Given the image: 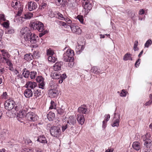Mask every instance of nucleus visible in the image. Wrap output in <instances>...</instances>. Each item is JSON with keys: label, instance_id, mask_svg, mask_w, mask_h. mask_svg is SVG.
Returning <instances> with one entry per match:
<instances>
[{"label": "nucleus", "instance_id": "nucleus-1", "mask_svg": "<svg viewBox=\"0 0 152 152\" xmlns=\"http://www.w3.org/2000/svg\"><path fill=\"white\" fill-rule=\"evenodd\" d=\"M4 105L5 108L7 110H10L12 109L13 111H17L18 110L17 104L13 100L11 99L6 100Z\"/></svg>", "mask_w": 152, "mask_h": 152}, {"label": "nucleus", "instance_id": "nucleus-2", "mask_svg": "<svg viewBox=\"0 0 152 152\" xmlns=\"http://www.w3.org/2000/svg\"><path fill=\"white\" fill-rule=\"evenodd\" d=\"M31 29L33 30H37L39 32L42 31L44 30L43 24L41 22L36 21L31 22L30 25Z\"/></svg>", "mask_w": 152, "mask_h": 152}, {"label": "nucleus", "instance_id": "nucleus-3", "mask_svg": "<svg viewBox=\"0 0 152 152\" xmlns=\"http://www.w3.org/2000/svg\"><path fill=\"white\" fill-rule=\"evenodd\" d=\"M50 132L52 136L57 138L59 137L61 134L60 128L57 126L52 127L50 130Z\"/></svg>", "mask_w": 152, "mask_h": 152}, {"label": "nucleus", "instance_id": "nucleus-4", "mask_svg": "<svg viewBox=\"0 0 152 152\" xmlns=\"http://www.w3.org/2000/svg\"><path fill=\"white\" fill-rule=\"evenodd\" d=\"M38 118V116L32 112L28 113L26 115V119L29 121H35L37 120Z\"/></svg>", "mask_w": 152, "mask_h": 152}, {"label": "nucleus", "instance_id": "nucleus-5", "mask_svg": "<svg viewBox=\"0 0 152 152\" xmlns=\"http://www.w3.org/2000/svg\"><path fill=\"white\" fill-rule=\"evenodd\" d=\"M21 31H22V34H25L24 38L25 40L26 41H29L30 37H31L32 34L31 33L28 28L26 27H24V29H22Z\"/></svg>", "mask_w": 152, "mask_h": 152}, {"label": "nucleus", "instance_id": "nucleus-6", "mask_svg": "<svg viewBox=\"0 0 152 152\" xmlns=\"http://www.w3.org/2000/svg\"><path fill=\"white\" fill-rule=\"evenodd\" d=\"M26 110L23 109L20 110L19 113L18 114L17 117V119L20 122H23V120L24 118L26 119Z\"/></svg>", "mask_w": 152, "mask_h": 152}, {"label": "nucleus", "instance_id": "nucleus-7", "mask_svg": "<svg viewBox=\"0 0 152 152\" xmlns=\"http://www.w3.org/2000/svg\"><path fill=\"white\" fill-rule=\"evenodd\" d=\"M114 115V121L111 124V126L113 127L115 126L118 127L119 126V120L121 117L120 115L118 113H115Z\"/></svg>", "mask_w": 152, "mask_h": 152}, {"label": "nucleus", "instance_id": "nucleus-8", "mask_svg": "<svg viewBox=\"0 0 152 152\" xmlns=\"http://www.w3.org/2000/svg\"><path fill=\"white\" fill-rule=\"evenodd\" d=\"M92 7V4L91 2L87 0L85 2V4L84 6V10L83 11L85 12V15H87L89 12L90 11Z\"/></svg>", "mask_w": 152, "mask_h": 152}, {"label": "nucleus", "instance_id": "nucleus-9", "mask_svg": "<svg viewBox=\"0 0 152 152\" xmlns=\"http://www.w3.org/2000/svg\"><path fill=\"white\" fill-rule=\"evenodd\" d=\"M70 27L73 33L78 34H80L81 33V29L76 25L72 24L70 26Z\"/></svg>", "mask_w": 152, "mask_h": 152}, {"label": "nucleus", "instance_id": "nucleus-10", "mask_svg": "<svg viewBox=\"0 0 152 152\" xmlns=\"http://www.w3.org/2000/svg\"><path fill=\"white\" fill-rule=\"evenodd\" d=\"M28 9L30 11L35 10L37 7V4L32 1H30L28 2Z\"/></svg>", "mask_w": 152, "mask_h": 152}, {"label": "nucleus", "instance_id": "nucleus-11", "mask_svg": "<svg viewBox=\"0 0 152 152\" xmlns=\"http://www.w3.org/2000/svg\"><path fill=\"white\" fill-rule=\"evenodd\" d=\"M76 122V119L74 116H71L69 117L67 121V124L70 126L75 125Z\"/></svg>", "mask_w": 152, "mask_h": 152}, {"label": "nucleus", "instance_id": "nucleus-12", "mask_svg": "<svg viewBox=\"0 0 152 152\" xmlns=\"http://www.w3.org/2000/svg\"><path fill=\"white\" fill-rule=\"evenodd\" d=\"M48 94L50 97H54L58 95V91L56 89H50L49 90Z\"/></svg>", "mask_w": 152, "mask_h": 152}, {"label": "nucleus", "instance_id": "nucleus-13", "mask_svg": "<svg viewBox=\"0 0 152 152\" xmlns=\"http://www.w3.org/2000/svg\"><path fill=\"white\" fill-rule=\"evenodd\" d=\"M78 111L80 114H86L88 113V108L85 106H82L78 109Z\"/></svg>", "mask_w": 152, "mask_h": 152}, {"label": "nucleus", "instance_id": "nucleus-14", "mask_svg": "<svg viewBox=\"0 0 152 152\" xmlns=\"http://www.w3.org/2000/svg\"><path fill=\"white\" fill-rule=\"evenodd\" d=\"M0 51L2 56L3 61L8 59L10 58V55L6 50H1Z\"/></svg>", "mask_w": 152, "mask_h": 152}, {"label": "nucleus", "instance_id": "nucleus-15", "mask_svg": "<svg viewBox=\"0 0 152 152\" xmlns=\"http://www.w3.org/2000/svg\"><path fill=\"white\" fill-rule=\"evenodd\" d=\"M63 64L62 61L56 63L53 66V69L55 71H58L61 69V67Z\"/></svg>", "mask_w": 152, "mask_h": 152}, {"label": "nucleus", "instance_id": "nucleus-16", "mask_svg": "<svg viewBox=\"0 0 152 152\" xmlns=\"http://www.w3.org/2000/svg\"><path fill=\"white\" fill-rule=\"evenodd\" d=\"M37 86L36 83L34 82L28 81L26 84V87L27 88H31L34 89Z\"/></svg>", "mask_w": 152, "mask_h": 152}, {"label": "nucleus", "instance_id": "nucleus-17", "mask_svg": "<svg viewBox=\"0 0 152 152\" xmlns=\"http://www.w3.org/2000/svg\"><path fill=\"white\" fill-rule=\"evenodd\" d=\"M77 120L80 124L81 125H83L85 121V118L84 115L80 114H78L77 115Z\"/></svg>", "mask_w": 152, "mask_h": 152}, {"label": "nucleus", "instance_id": "nucleus-18", "mask_svg": "<svg viewBox=\"0 0 152 152\" xmlns=\"http://www.w3.org/2000/svg\"><path fill=\"white\" fill-rule=\"evenodd\" d=\"M33 92L31 89H26L24 92V94L26 98H29L31 97L33 95Z\"/></svg>", "mask_w": 152, "mask_h": 152}, {"label": "nucleus", "instance_id": "nucleus-19", "mask_svg": "<svg viewBox=\"0 0 152 152\" xmlns=\"http://www.w3.org/2000/svg\"><path fill=\"white\" fill-rule=\"evenodd\" d=\"M67 53H64L63 58L64 61L66 62H73L74 60L73 57L69 56L67 55Z\"/></svg>", "mask_w": 152, "mask_h": 152}, {"label": "nucleus", "instance_id": "nucleus-20", "mask_svg": "<svg viewBox=\"0 0 152 152\" xmlns=\"http://www.w3.org/2000/svg\"><path fill=\"white\" fill-rule=\"evenodd\" d=\"M29 40L30 42L32 44H35L37 42L38 37L34 34H32Z\"/></svg>", "mask_w": 152, "mask_h": 152}, {"label": "nucleus", "instance_id": "nucleus-21", "mask_svg": "<svg viewBox=\"0 0 152 152\" xmlns=\"http://www.w3.org/2000/svg\"><path fill=\"white\" fill-rule=\"evenodd\" d=\"M51 76L53 79H58L61 78V74L58 72H54L51 74Z\"/></svg>", "mask_w": 152, "mask_h": 152}, {"label": "nucleus", "instance_id": "nucleus-22", "mask_svg": "<svg viewBox=\"0 0 152 152\" xmlns=\"http://www.w3.org/2000/svg\"><path fill=\"white\" fill-rule=\"evenodd\" d=\"M132 146L134 149L138 151L140 148V143L138 142H134L132 144Z\"/></svg>", "mask_w": 152, "mask_h": 152}, {"label": "nucleus", "instance_id": "nucleus-23", "mask_svg": "<svg viewBox=\"0 0 152 152\" xmlns=\"http://www.w3.org/2000/svg\"><path fill=\"white\" fill-rule=\"evenodd\" d=\"M37 141L42 143H46L47 141L46 138L43 135L39 136L37 139Z\"/></svg>", "mask_w": 152, "mask_h": 152}, {"label": "nucleus", "instance_id": "nucleus-24", "mask_svg": "<svg viewBox=\"0 0 152 152\" xmlns=\"http://www.w3.org/2000/svg\"><path fill=\"white\" fill-rule=\"evenodd\" d=\"M21 3L19 1H16L15 2H13L12 3L11 5L12 7H13L15 9L17 10H19L21 7Z\"/></svg>", "mask_w": 152, "mask_h": 152}, {"label": "nucleus", "instance_id": "nucleus-25", "mask_svg": "<svg viewBox=\"0 0 152 152\" xmlns=\"http://www.w3.org/2000/svg\"><path fill=\"white\" fill-rule=\"evenodd\" d=\"M144 145L145 147L147 148H150L152 145V141L150 139H147L145 141Z\"/></svg>", "mask_w": 152, "mask_h": 152}, {"label": "nucleus", "instance_id": "nucleus-26", "mask_svg": "<svg viewBox=\"0 0 152 152\" xmlns=\"http://www.w3.org/2000/svg\"><path fill=\"white\" fill-rule=\"evenodd\" d=\"M55 114L52 112H49L47 115V117L49 121H52L55 118Z\"/></svg>", "mask_w": 152, "mask_h": 152}, {"label": "nucleus", "instance_id": "nucleus-27", "mask_svg": "<svg viewBox=\"0 0 152 152\" xmlns=\"http://www.w3.org/2000/svg\"><path fill=\"white\" fill-rule=\"evenodd\" d=\"M78 45L76 46V51L78 53H80L84 48V47L83 45H81L79 44V43H78Z\"/></svg>", "mask_w": 152, "mask_h": 152}, {"label": "nucleus", "instance_id": "nucleus-28", "mask_svg": "<svg viewBox=\"0 0 152 152\" xmlns=\"http://www.w3.org/2000/svg\"><path fill=\"white\" fill-rule=\"evenodd\" d=\"M24 58L27 61H30L33 58V56L31 53L26 54L24 56Z\"/></svg>", "mask_w": 152, "mask_h": 152}, {"label": "nucleus", "instance_id": "nucleus-29", "mask_svg": "<svg viewBox=\"0 0 152 152\" xmlns=\"http://www.w3.org/2000/svg\"><path fill=\"white\" fill-rule=\"evenodd\" d=\"M92 72L96 74H99L100 73V69L96 66H93L91 69Z\"/></svg>", "mask_w": 152, "mask_h": 152}, {"label": "nucleus", "instance_id": "nucleus-30", "mask_svg": "<svg viewBox=\"0 0 152 152\" xmlns=\"http://www.w3.org/2000/svg\"><path fill=\"white\" fill-rule=\"evenodd\" d=\"M132 55L131 54L127 53L125 54L123 58V60L124 61H127L128 60H132L131 57Z\"/></svg>", "mask_w": 152, "mask_h": 152}, {"label": "nucleus", "instance_id": "nucleus-31", "mask_svg": "<svg viewBox=\"0 0 152 152\" xmlns=\"http://www.w3.org/2000/svg\"><path fill=\"white\" fill-rule=\"evenodd\" d=\"M54 54V52L53 50L51 48H49L47 49L46 50V54L48 56H53Z\"/></svg>", "mask_w": 152, "mask_h": 152}, {"label": "nucleus", "instance_id": "nucleus-32", "mask_svg": "<svg viewBox=\"0 0 152 152\" xmlns=\"http://www.w3.org/2000/svg\"><path fill=\"white\" fill-rule=\"evenodd\" d=\"M34 96L37 98L41 95V92L40 90L38 89L34 91Z\"/></svg>", "mask_w": 152, "mask_h": 152}, {"label": "nucleus", "instance_id": "nucleus-33", "mask_svg": "<svg viewBox=\"0 0 152 152\" xmlns=\"http://www.w3.org/2000/svg\"><path fill=\"white\" fill-rule=\"evenodd\" d=\"M64 53H67V55L69 56H71V57H73L74 56V52L73 50L70 49H68Z\"/></svg>", "mask_w": 152, "mask_h": 152}, {"label": "nucleus", "instance_id": "nucleus-34", "mask_svg": "<svg viewBox=\"0 0 152 152\" xmlns=\"http://www.w3.org/2000/svg\"><path fill=\"white\" fill-rule=\"evenodd\" d=\"M30 73L29 71L26 70V69H25L22 75L23 77L26 78H28L30 75Z\"/></svg>", "mask_w": 152, "mask_h": 152}, {"label": "nucleus", "instance_id": "nucleus-35", "mask_svg": "<svg viewBox=\"0 0 152 152\" xmlns=\"http://www.w3.org/2000/svg\"><path fill=\"white\" fill-rule=\"evenodd\" d=\"M49 86L50 87V89L53 88L56 89V88L57 85L55 82L53 81H51L49 84Z\"/></svg>", "mask_w": 152, "mask_h": 152}, {"label": "nucleus", "instance_id": "nucleus-36", "mask_svg": "<svg viewBox=\"0 0 152 152\" xmlns=\"http://www.w3.org/2000/svg\"><path fill=\"white\" fill-rule=\"evenodd\" d=\"M32 56H33V58H38L40 56V53L37 51H34L33 52Z\"/></svg>", "mask_w": 152, "mask_h": 152}, {"label": "nucleus", "instance_id": "nucleus-37", "mask_svg": "<svg viewBox=\"0 0 152 152\" xmlns=\"http://www.w3.org/2000/svg\"><path fill=\"white\" fill-rule=\"evenodd\" d=\"M33 16V14L32 13L30 12H28L25 14L24 18L26 19H28L32 17Z\"/></svg>", "mask_w": 152, "mask_h": 152}, {"label": "nucleus", "instance_id": "nucleus-38", "mask_svg": "<svg viewBox=\"0 0 152 152\" xmlns=\"http://www.w3.org/2000/svg\"><path fill=\"white\" fill-rule=\"evenodd\" d=\"M76 0H69L68 2V4L70 7H73L75 6L76 4Z\"/></svg>", "mask_w": 152, "mask_h": 152}, {"label": "nucleus", "instance_id": "nucleus-39", "mask_svg": "<svg viewBox=\"0 0 152 152\" xmlns=\"http://www.w3.org/2000/svg\"><path fill=\"white\" fill-rule=\"evenodd\" d=\"M48 59L49 61L53 63H54L56 60L57 58L53 56H49L48 58Z\"/></svg>", "mask_w": 152, "mask_h": 152}, {"label": "nucleus", "instance_id": "nucleus-40", "mask_svg": "<svg viewBox=\"0 0 152 152\" xmlns=\"http://www.w3.org/2000/svg\"><path fill=\"white\" fill-rule=\"evenodd\" d=\"M37 75V72L34 71H31L30 74V77L31 79H34Z\"/></svg>", "mask_w": 152, "mask_h": 152}, {"label": "nucleus", "instance_id": "nucleus-41", "mask_svg": "<svg viewBox=\"0 0 152 152\" xmlns=\"http://www.w3.org/2000/svg\"><path fill=\"white\" fill-rule=\"evenodd\" d=\"M57 18L59 20H64L65 17H64L63 15L60 12H58L57 13Z\"/></svg>", "mask_w": 152, "mask_h": 152}, {"label": "nucleus", "instance_id": "nucleus-42", "mask_svg": "<svg viewBox=\"0 0 152 152\" xmlns=\"http://www.w3.org/2000/svg\"><path fill=\"white\" fill-rule=\"evenodd\" d=\"M50 109H55L56 107V105L54 101L52 100L50 102Z\"/></svg>", "mask_w": 152, "mask_h": 152}, {"label": "nucleus", "instance_id": "nucleus-43", "mask_svg": "<svg viewBox=\"0 0 152 152\" xmlns=\"http://www.w3.org/2000/svg\"><path fill=\"white\" fill-rule=\"evenodd\" d=\"M68 126L69 128H70L71 129L73 128V127L72 126H70L68 124H64V125H63L62 127V131L63 132H64V131L67 128Z\"/></svg>", "mask_w": 152, "mask_h": 152}, {"label": "nucleus", "instance_id": "nucleus-44", "mask_svg": "<svg viewBox=\"0 0 152 152\" xmlns=\"http://www.w3.org/2000/svg\"><path fill=\"white\" fill-rule=\"evenodd\" d=\"M37 81L39 83H41L44 82V79L41 76L37 77L36 78Z\"/></svg>", "mask_w": 152, "mask_h": 152}, {"label": "nucleus", "instance_id": "nucleus-45", "mask_svg": "<svg viewBox=\"0 0 152 152\" xmlns=\"http://www.w3.org/2000/svg\"><path fill=\"white\" fill-rule=\"evenodd\" d=\"M152 43V41L151 39H149L147 40L145 44V47L146 48H148L149 46L151 45Z\"/></svg>", "mask_w": 152, "mask_h": 152}, {"label": "nucleus", "instance_id": "nucleus-46", "mask_svg": "<svg viewBox=\"0 0 152 152\" xmlns=\"http://www.w3.org/2000/svg\"><path fill=\"white\" fill-rule=\"evenodd\" d=\"M57 23L60 26H61L65 27H67V24L65 22L59 20H58L57 21Z\"/></svg>", "mask_w": 152, "mask_h": 152}, {"label": "nucleus", "instance_id": "nucleus-47", "mask_svg": "<svg viewBox=\"0 0 152 152\" xmlns=\"http://www.w3.org/2000/svg\"><path fill=\"white\" fill-rule=\"evenodd\" d=\"M4 27L7 28L9 26V22L8 20H7L1 24Z\"/></svg>", "mask_w": 152, "mask_h": 152}, {"label": "nucleus", "instance_id": "nucleus-48", "mask_svg": "<svg viewBox=\"0 0 152 152\" xmlns=\"http://www.w3.org/2000/svg\"><path fill=\"white\" fill-rule=\"evenodd\" d=\"M77 19L79 20L81 23H83V17L82 15H78L77 17Z\"/></svg>", "mask_w": 152, "mask_h": 152}, {"label": "nucleus", "instance_id": "nucleus-49", "mask_svg": "<svg viewBox=\"0 0 152 152\" xmlns=\"http://www.w3.org/2000/svg\"><path fill=\"white\" fill-rule=\"evenodd\" d=\"M6 20V19L5 17V15L4 14H0V23L1 24L2 21Z\"/></svg>", "mask_w": 152, "mask_h": 152}, {"label": "nucleus", "instance_id": "nucleus-50", "mask_svg": "<svg viewBox=\"0 0 152 152\" xmlns=\"http://www.w3.org/2000/svg\"><path fill=\"white\" fill-rule=\"evenodd\" d=\"M138 45V42L137 40L135 41L134 42V45L133 48L135 51L138 50V48L137 47Z\"/></svg>", "mask_w": 152, "mask_h": 152}, {"label": "nucleus", "instance_id": "nucleus-51", "mask_svg": "<svg viewBox=\"0 0 152 152\" xmlns=\"http://www.w3.org/2000/svg\"><path fill=\"white\" fill-rule=\"evenodd\" d=\"M149 134L146 133V134L143 135L142 137V139L143 141H145L146 140L149 139H148V137H149Z\"/></svg>", "mask_w": 152, "mask_h": 152}, {"label": "nucleus", "instance_id": "nucleus-52", "mask_svg": "<svg viewBox=\"0 0 152 152\" xmlns=\"http://www.w3.org/2000/svg\"><path fill=\"white\" fill-rule=\"evenodd\" d=\"M127 92L124 89H123L120 94V96L121 97H125L126 95Z\"/></svg>", "mask_w": 152, "mask_h": 152}, {"label": "nucleus", "instance_id": "nucleus-53", "mask_svg": "<svg viewBox=\"0 0 152 152\" xmlns=\"http://www.w3.org/2000/svg\"><path fill=\"white\" fill-rule=\"evenodd\" d=\"M38 87L39 88L44 89L45 88V84L44 82L39 83L38 84Z\"/></svg>", "mask_w": 152, "mask_h": 152}, {"label": "nucleus", "instance_id": "nucleus-54", "mask_svg": "<svg viewBox=\"0 0 152 152\" xmlns=\"http://www.w3.org/2000/svg\"><path fill=\"white\" fill-rule=\"evenodd\" d=\"M4 61L6 62L7 64L9 66H13L12 64V63L11 61L8 59H6L3 61Z\"/></svg>", "mask_w": 152, "mask_h": 152}, {"label": "nucleus", "instance_id": "nucleus-55", "mask_svg": "<svg viewBox=\"0 0 152 152\" xmlns=\"http://www.w3.org/2000/svg\"><path fill=\"white\" fill-rule=\"evenodd\" d=\"M47 5L46 4L42 3V4L39 7L38 10H40L44 9L46 6Z\"/></svg>", "mask_w": 152, "mask_h": 152}, {"label": "nucleus", "instance_id": "nucleus-56", "mask_svg": "<svg viewBox=\"0 0 152 152\" xmlns=\"http://www.w3.org/2000/svg\"><path fill=\"white\" fill-rule=\"evenodd\" d=\"M64 20L65 21L66 23L69 24H70L72 23V21L69 18L66 17L64 18Z\"/></svg>", "mask_w": 152, "mask_h": 152}, {"label": "nucleus", "instance_id": "nucleus-57", "mask_svg": "<svg viewBox=\"0 0 152 152\" xmlns=\"http://www.w3.org/2000/svg\"><path fill=\"white\" fill-rule=\"evenodd\" d=\"M41 33L39 34V36L40 37H42L43 35H44L48 33V31L47 30H45L42 31L41 32Z\"/></svg>", "mask_w": 152, "mask_h": 152}, {"label": "nucleus", "instance_id": "nucleus-58", "mask_svg": "<svg viewBox=\"0 0 152 152\" xmlns=\"http://www.w3.org/2000/svg\"><path fill=\"white\" fill-rule=\"evenodd\" d=\"M22 152H34V150L31 148H24Z\"/></svg>", "mask_w": 152, "mask_h": 152}, {"label": "nucleus", "instance_id": "nucleus-59", "mask_svg": "<svg viewBox=\"0 0 152 152\" xmlns=\"http://www.w3.org/2000/svg\"><path fill=\"white\" fill-rule=\"evenodd\" d=\"M57 112L60 115H62L64 113V111L63 109L59 108L57 110Z\"/></svg>", "mask_w": 152, "mask_h": 152}, {"label": "nucleus", "instance_id": "nucleus-60", "mask_svg": "<svg viewBox=\"0 0 152 152\" xmlns=\"http://www.w3.org/2000/svg\"><path fill=\"white\" fill-rule=\"evenodd\" d=\"M105 117V120L106 122H107L108 121L110 118V115L109 114L107 115H105L104 116Z\"/></svg>", "mask_w": 152, "mask_h": 152}, {"label": "nucleus", "instance_id": "nucleus-61", "mask_svg": "<svg viewBox=\"0 0 152 152\" xmlns=\"http://www.w3.org/2000/svg\"><path fill=\"white\" fill-rule=\"evenodd\" d=\"M1 96L3 98L5 99H6L8 97L7 93L6 92H3L1 95Z\"/></svg>", "mask_w": 152, "mask_h": 152}, {"label": "nucleus", "instance_id": "nucleus-62", "mask_svg": "<svg viewBox=\"0 0 152 152\" xmlns=\"http://www.w3.org/2000/svg\"><path fill=\"white\" fill-rule=\"evenodd\" d=\"M14 30L12 28H9L8 29L7 33L9 34H12L14 33Z\"/></svg>", "mask_w": 152, "mask_h": 152}, {"label": "nucleus", "instance_id": "nucleus-63", "mask_svg": "<svg viewBox=\"0 0 152 152\" xmlns=\"http://www.w3.org/2000/svg\"><path fill=\"white\" fill-rule=\"evenodd\" d=\"M140 59L139 58L137 61L136 62L135 64V66L136 67H137L138 66L139 64L140 63Z\"/></svg>", "mask_w": 152, "mask_h": 152}, {"label": "nucleus", "instance_id": "nucleus-64", "mask_svg": "<svg viewBox=\"0 0 152 152\" xmlns=\"http://www.w3.org/2000/svg\"><path fill=\"white\" fill-rule=\"evenodd\" d=\"M56 3L59 6L63 3V0H56Z\"/></svg>", "mask_w": 152, "mask_h": 152}]
</instances>
